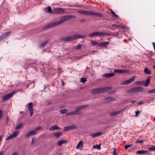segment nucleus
<instances>
[{
    "label": "nucleus",
    "mask_w": 155,
    "mask_h": 155,
    "mask_svg": "<svg viewBox=\"0 0 155 155\" xmlns=\"http://www.w3.org/2000/svg\"><path fill=\"white\" fill-rule=\"evenodd\" d=\"M148 93H155V88L149 90L148 91Z\"/></svg>",
    "instance_id": "nucleus-42"
},
{
    "label": "nucleus",
    "mask_w": 155,
    "mask_h": 155,
    "mask_svg": "<svg viewBox=\"0 0 155 155\" xmlns=\"http://www.w3.org/2000/svg\"><path fill=\"white\" fill-rule=\"evenodd\" d=\"M143 104V102L142 101H140V102H138L137 103V104L138 105H140Z\"/></svg>",
    "instance_id": "nucleus-56"
},
{
    "label": "nucleus",
    "mask_w": 155,
    "mask_h": 155,
    "mask_svg": "<svg viewBox=\"0 0 155 155\" xmlns=\"http://www.w3.org/2000/svg\"><path fill=\"white\" fill-rule=\"evenodd\" d=\"M143 142L144 141L143 140H137L136 141V143H143Z\"/></svg>",
    "instance_id": "nucleus-51"
},
{
    "label": "nucleus",
    "mask_w": 155,
    "mask_h": 155,
    "mask_svg": "<svg viewBox=\"0 0 155 155\" xmlns=\"http://www.w3.org/2000/svg\"><path fill=\"white\" fill-rule=\"evenodd\" d=\"M110 34V35H111L114 36H117L119 35V33L118 32H116L115 33H112L111 34Z\"/></svg>",
    "instance_id": "nucleus-45"
},
{
    "label": "nucleus",
    "mask_w": 155,
    "mask_h": 155,
    "mask_svg": "<svg viewBox=\"0 0 155 155\" xmlns=\"http://www.w3.org/2000/svg\"><path fill=\"white\" fill-rule=\"evenodd\" d=\"M67 141L65 140H61L59 141L57 143V144L59 146H60L63 144L65 143H67Z\"/></svg>",
    "instance_id": "nucleus-23"
},
{
    "label": "nucleus",
    "mask_w": 155,
    "mask_h": 155,
    "mask_svg": "<svg viewBox=\"0 0 155 155\" xmlns=\"http://www.w3.org/2000/svg\"><path fill=\"white\" fill-rule=\"evenodd\" d=\"M30 112H31V113H30V116H31L33 114V110H32V111H30Z\"/></svg>",
    "instance_id": "nucleus-58"
},
{
    "label": "nucleus",
    "mask_w": 155,
    "mask_h": 155,
    "mask_svg": "<svg viewBox=\"0 0 155 155\" xmlns=\"http://www.w3.org/2000/svg\"><path fill=\"white\" fill-rule=\"evenodd\" d=\"M68 20V15L64 16L61 18L60 20L50 23L44 26L43 29H46L49 27H53L55 26L59 25L65 21Z\"/></svg>",
    "instance_id": "nucleus-1"
},
{
    "label": "nucleus",
    "mask_w": 155,
    "mask_h": 155,
    "mask_svg": "<svg viewBox=\"0 0 155 155\" xmlns=\"http://www.w3.org/2000/svg\"><path fill=\"white\" fill-rule=\"evenodd\" d=\"M11 31H9L4 33V34L5 35L6 37L11 33Z\"/></svg>",
    "instance_id": "nucleus-50"
},
{
    "label": "nucleus",
    "mask_w": 155,
    "mask_h": 155,
    "mask_svg": "<svg viewBox=\"0 0 155 155\" xmlns=\"http://www.w3.org/2000/svg\"><path fill=\"white\" fill-rule=\"evenodd\" d=\"M85 19H81L79 20V21L80 22H83L85 21Z\"/></svg>",
    "instance_id": "nucleus-54"
},
{
    "label": "nucleus",
    "mask_w": 155,
    "mask_h": 155,
    "mask_svg": "<svg viewBox=\"0 0 155 155\" xmlns=\"http://www.w3.org/2000/svg\"><path fill=\"white\" fill-rule=\"evenodd\" d=\"M88 106V105H85L78 106L76 110L68 113V115H78L80 114V110L87 107Z\"/></svg>",
    "instance_id": "nucleus-6"
},
{
    "label": "nucleus",
    "mask_w": 155,
    "mask_h": 155,
    "mask_svg": "<svg viewBox=\"0 0 155 155\" xmlns=\"http://www.w3.org/2000/svg\"><path fill=\"white\" fill-rule=\"evenodd\" d=\"M28 109L29 111L33 110V104L32 103H30L28 104Z\"/></svg>",
    "instance_id": "nucleus-27"
},
{
    "label": "nucleus",
    "mask_w": 155,
    "mask_h": 155,
    "mask_svg": "<svg viewBox=\"0 0 155 155\" xmlns=\"http://www.w3.org/2000/svg\"><path fill=\"white\" fill-rule=\"evenodd\" d=\"M115 92L114 91H112L109 92L108 93L109 94H114L115 93Z\"/></svg>",
    "instance_id": "nucleus-55"
},
{
    "label": "nucleus",
    "mask_w": 155,
    "mask_h": 155,
    "mask_svg": "<svg viewBox=\"0 0 155 155\" xmlns=\"http://www.w3.org/2000/svg\"><path fill=\"white\" fill-rule=\"evenodd\" d=\"M15 91H13L12 92L8 94L6 96H4L2 100L3 102H5L12 97L13 96V94L15 93Z\"/></svg>",
    "instance_id": "nucleus-10"
},
{
    "label": "nucleus",
    "mask_w": 155,
    "mask_h": 155,
    "mask_svg": "<svg viewBox=\"0 0 155 155\" xmlns=\"http://www.w3.org/2000/svg\"><path fill=\"white\" fill-rule=\"evenodd\" d=\"M135 116L137 117L140 114V110H137L135 111Z\"/></svg>",
    "instance_id": "nucleus-47"
},
{
    "label": "nucleus",
    "mask_w": 155,
    "mask_h": 155,
    "mask_svg": "<svg viewBox=\"0 0 155 155\" xmlns=\"http://www.w3.org/2000/svg\"><path fill=\"white\" fill-rule=\"evenodd\" d=\"M4 151H2L0 152V155H3L4 154Z\"/></svg>",
    "instance_id": "nucleus-59"
},
{
    "label": "nucleus",
    "mask_w": 155,
    "mask_h": 155,
    "mask_svg": "<svg viewBox=\"0 0 155 155\" xmlns=\"http://www.w3.org/2000/svg\"><path fill=\"white\" fill-rule=\"evenodd\" d=\"M75 18V16H71V15H68V19H71V18Z\"/></svg>",
    "instance_id": "nucleus-52"
},
{
    "label": "nucleus",
    "mask_w": 155,
    "mask_h": 155,
    "mask_svg": "<svg viewBox=\"0 0 155 155\" xmlns=\"http://www.w3.org/2000/svg\"><path fill=\"white\" fill-rule=\"evenodd\" d=\"M144 72L145 73H146L147 74H151V71H150V70H149L148 69V68H144Z\"/></svg>",
    "instance_id": "nucleus-28"
},
{
    "label": "nucleus",
    "mask_w": 155,
    "mask_h": 155,
    "mask_svg": "<svg viewBox=\"0 0 155 155\" xmlns=\"http://www.w3.org/2000/svg\"><path fill=\"white\" fill-rule=\"evenodd\" d=\"M62 84L63 85H64V81H62Z\"/></svg>",
    "instance_id": "nucleus-63"
},
{
    "label": "nucleus",
    "mask_w": 155,
    "mask_h": 155,
    "mask_svg": "<svg viewBox=\"0 0 155 155\" xmlns=\"http://www.w3.org/2000/svg\"><path fill=\"white\" fill-rule=\"evenodd\" d=\"M101 144L100 143L99 144H97L94 146L93 147L94 148H96L98 150H100L101 149Z\"/></svg>",
    "instance_id": "nucleus-34"
},
{
    "label": "nucleus",
    "mask_w": 155,
    "mask_h": 155,
    "mask_svg": "<svg viewBox=\"0 0 155 155\" xmlns=\"http://www.w3.org/2000/svg\"><path fill=\"white\" fill-rule=\"evenodd\" d=\"M114 75V73H106L103 75V77L109 78L113 76Z\"/></svg>",
    "instance_id": "nucleus-18"
},
{
    "label": "nucleus",
    "mask_w": 155,
    "mask_h": 155,
    "mask_svg": "<svg viewBox=\"0 0 155 155\" xmlns=\"http://www.w3.org/2000/svg\"><path fill=\"white\" fill-rule=\"evenodd\" d=\"M102 134V133L101 132H100L95 133H94L90 135V136L92 138H93L96 137L101 135Z\"/></svg>",
    "instance_id": "nucleus-16"
},
{
    "label": "nucleus",
    "mask_w": 155,
    "mask_h": 155,
    "mask_svg": "<svg viewBox=\"0 0 155 155\" xmlns=\"http://www.w3.org/2000/svg\"><path fill=\"white\" fill-rule=\"evenodd\" d=\"M111 89L112 87H110L97 88L92 90L91 93L92 94H100L108 91Z\"/></svg>",
    "instance_id": "nucleus-3"
},
{
    "label": "nucleus",
    "mask_w": 155,
    "mask_h": 155,
    "mask_svg": "<svg viewBox=\"0 0 155 155\" xmlns=\"http://www.w3.org/2000/svg\"><path fill=\"white\" fill-rule=\"evenodd\" d=\"M78 12L80 14L84 15L96 16L98 17H102V15L100 13L91 11L79 10L78 11Z\"/></svg>",
    "instance_id": "nucleus-2"
},
{
    "label": "nucleus",
    "mask_w": 155,
    "mask_h": 155,
    "mask_svg": "<svg viewBox=\"0 0 155 155\" xmlns=\"http://www.w3.org/2000/svg\"><path fill=\"white\" fill-rule=\"evenodd\" d=\"M65 12L64 8H58L54 9L53 11L54 14H60L63 13Z\"/></svg>",
    "instance_id": "nucleus-12"
},
{
    "label": "nucleus",
    "mask_w": 155,
    "mask_h": 155,
    "mask_svg": "<svg viewBox=\"0 0 155 155\" xmlns=\"http://www.w3.org/2000/svg\"><path fill=\"white\" fill-rule=\"evenodd\" d=\"M62 132H58L54 133V135L55 137L58 138L62 135Z\"/></svg>",
    "instance_id": "nucleus-26"
},
{
    "label": "nucleus",
    "mask_w": 155,
    "mask_h": 155,
    "mask_svg": "<svg viewBox=\"0 0 155 155\" xmlns=\"http://www.w3.org/2000/svg\"><path fill=\"white\" fill-rule=\"evenodd\" d=\"M67 111V110L66 109H62L60 110V112L62 114H65Z\"/></svg>",
    "instance_id": "nucleus-36"
},
{
    "label": "nucleus",
    "mask_w": 155,
    "mask_h": 155,
    "mask_svg": "<svg viewBox=\"0 0 155 155\" xmlns=\"http://www.w3.org/2000/svg\"><path fill=\"white\" fill-rule=\"evenodd\" d=\"M110 13H111L114 16H115V17L116 18H117L118 17V16L116 15L115 14V13H114V12H113V11L112 10V9H110Z\"/></svg>",
    "instance_id": "nucleus-39"
},
{
    "label": "nucleus",
    "mask_w": 155,
    "mask_h": 155,
    "mask_svg": "<svg viewBox=\"0 0 155 155\" xmlns=\"http://www.w3.org/2000/svg\"><path fill=\"white\" fill-rule=\"evenodd\" d=\"M63 130L65 131L68 130V126L64 127Z\"/></svg>",
    "instance_id": "nucleus-53"
},
{
    "label": "nucleus",
    "mask_w": 155,
    "mask_h": 155,
    "mask_svg": "<svg viewBox=\"0 0 155 155\" xmlns=\"http://www.w3.org/2000/svg\"><path fill=\"white\" fill-rule=\"evenodd\" d=\"M88 106V105H85L78 106L76 110L68 113V115H78L80 114V110L87 107Z\"/></svg>",
    "instance_id": "nucleus-5"
},
{
    "label": "nucleus",
    "mask_w": 155,
    "mask_h": 155,
    "mask_svg": "<svg viewBox=\"0 0 155 155\" xmlns=\"http://www.w3.org/2000/svg\"><path fill=\"white\" fill-rule=\"evenodd\" d=\"M110 13H111L114 16H115V17L116 18H117L118 17V16L116 15L115 14V13H114V12H113V11L112 10V9H110Z\"/></svg>",
    "instance_id": "nucleus-37"
},
{
    "label": "nucleus",
    "mask_w": 155,
    "mask_h": 155,
    "mask_svg": "<svg viewBox=\"0 0 155 155\" xmlns=\"http://www.w3.org/2000/svg\"><path fill=\"white\" fill-rule=\"evenodd\" d=\"M62 41H68V37H64L62 39Z\"/></svg>",
    "instance_id": "nucleus-49"
},
{
    "label": "nucleus",
    "mask_w": 155,
    "mask_h": 155,
    "mask_svg": "<svg viewBox=\"0 0 155 155\" xmlns=\"http://www.w3.org/2000/svg\"><path fill=\"white\" fill-rule=\"evenodd\" d=\"M110 13H111L114 16H115V17L116 18H117L118 17V16L116 15L115 14V13H114V12H113V11L112 10V9H110Z\"/></svg>",
    "instance_id": "nucleus-38"
},
{
    "label": "nucleus",
    "mask_w": 155,
    "mask_h": 155,
    "mask_svg": "<svg viewBox=\"0 0 155 155\" xmlns=\"http://www.w3.org/2000/svg\"><path fill=\"white\" fill-rule=\"evenodd\" d=\"M137 101L136 100H135V101H131V102L133 103H134L136 102Z\"/></svg>",
    "instance_id": "nucleus-61"
},
{
    "label": "nucleus",
    "mask_w": 155,
    "mask_h": 155,
    "mask_svg": "<svg viewBox=\"0 0 155 155\" xmlns=\"http://www.w3.org/2000/svg\"><path fill=\"white\" fill-rule=\"evenodd\" d=\"M48 43V41H45L44 42L41 44L39 46L41 48H44L46 45Z\"/></svg>",
    "instance_id": "nucleus-30"
},
{
    "label": "nucleus",
    "mask_w": 155,
    "mask_h": 155,
    "mask_svg": "<svg viewBox=\"0 0 155 155\" xmlns=\"http://www.w3.org/2000/svg\"><path fill=\"white\" fill-rule=\"evenodd\" d=\"M143 82L142 81H137L134 82V84L137 85H141L143 84Z\"/></svg>",
    "instance_id": "nucleus-43"
},
{
    "label": "nucleus",
    "mask_w": 155,
    "mask_h": 155,
    "mask_svg": "<svg viewBox=\"0 0 155 155\" xmlns=\"http://www.w3.org/2000/svg\"><path fill=\"white\" fill-rule=\"evenodd\" d=\"M135 76H133L131 78H130L127 80L124 81L122 82L121 83V84L124 85L128 84L134 81L135 78Z\"/></svg>",
    "instance_id": "nucleus-11"
},
{
    "label": "nucleus",
    "mask_w": 155,
    "mask_h": 155,
    "mask_svg": "<svg viewBox=\"0 0 155 155\" xmlns=\"http://www.w3.org/2000/svg\"><path fill=\"white\" fill-rule=\"evenodd\" d=\"M153 47H155V43L154 42H153Z\"/></svg>",
    "instance_id": "nucleus-62"
},
{
    "label": "nucleus",
    "mask_w": 155,
    "mask_h": 155,
    "mask_svg": "<svg viewBox=\"0 0 155 155\" xmlns=\"http://www.w3.org/2000/svg\"><path fill=\"white\" fill-rule=\"evenodd\" d=\"M116 99L113 97H108L105 99V102L107 103H109L110 102L114 101Z\"/></svg>",
    "instance_id": "nucleus-15"
},
{
    "label": "nucleus",
    "mask_w": 155,
    "mask_h": 155,
    "mask_svg": "<svg viewBox=\"0 0 155 155\" xmlns=\"http://www.w3.org/2000/svg\"><path fill=\"white\" fill-rule=\"evenodd\" d=\"M148 152V151L147 150H138L136 152V153L138 154H141L143 153H146Z\"/></svg>",
    "instance_id": "nucleus-25"
},
{
    "label": "nucleus",
    "mask_w": 155,
    "mask_h": 155,
    "mask_svg": "<svg viewBox=\"0 0 155 155\" xmlns=\"http://www.w3.org/2000/svg\"><path fill=\"white\" fill-rule=\"evenodd\" d=\"M83 143L82 141H80L76 146V148H79L80 147H83Z\"/></svg>",
    "instance_id": "nucleus-32"
},
{
    "label": "nucleus",
    "mask_w": 155,
    "mask_h": 155,
    "mask_svg": "<svg viewBox=\"0 0 155 155\" xmlns=\"http://www.w3.org/2000/svg\"><path fill=\"white\" fill-rule=\"evenodd\" d=\"M111 29L112 30H114L115 29L113 28V27H120L124 29L125 28V25H121L112 24L111 25Z\"/></svg>",
    "instance_id": "nucleus-17"
},
{
    "label": "nucleus",
    "mask_w": 155,
    "mask_h": 155,
    "mask_svg": "<svg viewBox=\"0 0 155 155\" xmlns=\"http://www.w3.org/2000/svg\"><path fill=\"white\" fill-rule=\"evenodd\" d=\"M18 153L16 152H15L13 153L12 155H17Z\"/></svg>",
    "instance_id": "nucleus-60"
},
{
    "label": "nucleus",
    "mask_w": 155,
    "mask_h": 155,
    "mask_svg": "<svg viewBox=\"0 0 155 155\" xmlns=\"http://www.w3.org/2000/svg\"><path fill=\"white\" fill-rule=\"evenodd\" d=\"M60 129H61L60 127H58L57 125H55L50 128L49 130H54Z\"/></svg>",
    "instance_id": "nucleus-19"
},
{
    "label": "nucleus",
    "mask_w": 155,
    "mask_h": 155,
    "mask_svg": "<svg viewBox=\"0 0 155 155\" xmlns=\"http://www.w3.org/2000/svg\"><path fill=\"white\" fill-rule=\"evenodd\" d=\"M34 142H35L34 139V138H33L32 139V141L31 142V144H33L34 143Z\"/></svg>",
    "instance_id": "nucleus-57"
},
{
    "label": "nucleus",
    "mask_w": 155,
    "mask_h": 155,
    "mask_svg": "<svg viewBox=\"0 0 155 155\" xmlns=\"http://www.w3.org/2000/svg\"><path fill=\"white\" fill-rule=\"evenodd\" d=\"M77 126L75 125L68 126V130H73L77 128Z\"/></svg>",
    "instance_id": "nucleus-29"
},
{
    "label": "nucleus",
    "mask_w": 155,
    "mask_h": 155,
    "mask_svg": "<svg viewBox=\"0 0 155 155\" xmlns=\"http://www.w3.org/2000/svg\"><path fill=\"white\" fill-rule=\"evenodd\" d=\"M132 146L131 144H128L125 145L124 148L125 149H127L128 148Z\"/></svg>",
    "instance_id": "nucleus-46"
},
{
    "label": "nucleus",
    "mask_w": 155,
    "mask_h": 155,
    "mask_svg": "<svg viewBox=\"0 0 155 155\" xmlns=\"http://www.w3.org/2000/svg\"><path fill=\"white\" fill-rule=\"evenodd\" d=\"M109 43V42H102L98 43L99 46H102L104 47H106V45Z\"/></svg>",
    "instance_id": "nucleus-24"
},
{
    "label": "nucleus",
    "mask_w": 155,
    "mask_h": 155,
    "mask_svg": "<svg viewBox=\"0 0 155 155\" xmlns=\"http://www.w3.org/2000/svg\"><path fill=\"white\" fill-rule=\"evenodd\" d=\"M42 129V127L41 126H39L36 127L35 129L32 130L28 132L26 134V137H28L31 136L37 133V131L40 130Z\"/></svg>",
    "instance_id": "nucleus-7"
},
{
    "label": "nucleus",
    "mask_w": 155,
    "mask_h": 155,
    "mask_svg": "<svg viewBox=\"0 0 155 155\" xmlns=\"http://www.w3.org/2000/svg\"><path fill=\"white\" fill-rule=\"evenodd\" d=\"M45 12L47 13H50L52 12V9L50 6H48L46 7L45 9Z\"/></svg>",
    "instance_id": "nucleus-21"
},
{
    "label": "nucleus",
    "mask_w": 155,
    "mask_h": 155,
    "mask_svg": "<svg viewBox=\"0 0 155 155\" xmlns=\"http://www.w3.org/2000/svg\"><path fill=\"white\" fill-rule=\"evenodd\" d=\"M121 111L120 110H118L116 111H113L109 113V114L111 116H114L117 114H120Z\"/></svg>",
    "instance_id": "nucleus-20"
},
{
    "label": "nucleus",
    "mask_w": 155,
    "mask_h": 155,
    "mask_svg": "<svg viewBox=\"0 0 155 155\" xmlns=\"http://www.w3.org/2000/svg\"><path fill=\"white\" fill-rule=\"evenodd\" d=\"M87 81V78H80V81L83 83L86 82Z\"/></svg>",
    "instance_id": "nucleus-33"
},
{
    "label": "nucleus",
    "mask_w": 155,
    "mask_h": 155,
    "mask_svg": "<svg viewBox=\"0 0 155 155\" xmlns=\"http://www.w3.org/2000/svg\"><path fill=\"white\" fill-rule=\"evenodd\" d=\"M19 134L18 131H15L13 134L8 136L6 139V140H8L15 138Z\"/></svg>",
    "instance_id": "nucleus-14"
},
{
    "label": "nucleus",
    "mask_w": 155,
    "mask_h": 155,
    "mask_svg": "<svg viewBox=\"0 0 155 155\" xmlns=\"http://www.w3.org/2000/svg\"><path fill=\"white\" fill-rule=\"evenodd\" d=\"M82 45H81L80 44L76 46L75 47V48L76 49H80L82 47Z\"/></svg>",
    "instance_id": "nucleus-44"
},
{
    "label": "nucleus",
    "mask_w": 155,
    "mask_h": 155,
    "mask_svg": "<svg viewBox=\"0 0 155 155\" xmlns=\"http://www.w3.org/2000/svg\"><path fill=\"white\" fill-rule=\"evenodd\" d=\"M6 37L5 36L4 34L2 35L0 37V41H2V40L5 38Z\"/></svg>",
    "instance_id": "nucleus-40"
},
{
    "label": "nucleus",
    "mask_w": 155,
    "mask_h": 155,
    "mask_svg": "<svg viewBox=\"0 0 155 155\" xmlns=\"http://www.w3.org/2000/svg\"><path fill=\"white\" fill-rule=\"evenodd\" d=\"M150 77L148 76L147 77L146 82L144 84L145 86L147 87L149 84L150 81Z\"/></svg>",
    "instance_id": "nucleus-22"
},
{
    "label": "nucleus",
    "mask_w": 155,
    "mask_h": 155,
    "mask_svg": "<svg viewBox=\"0 0 155 155\" xmlns=\"http://www.w3.org/2000/svg\"><path fill=\"white\" fill-rule=\"evenodd\" d=\"M114 71L115 73L120 74L127 73L129 72V70L127 69H114Z\"/></svg>",
    "instance_id": "nucleus-13"
},
{
    "label": "nucleus",
    "mask_w": 155,
    "mask_h": 155,
    "mask_svg": "<svg viewBox=\"0 0 155 155\" xmlns=\"http://www.w3.org/2000/svg\"><path fill=\"white\" fill-rule=\"evenodd\" d=\"M143 88L141 87H136L128 90L127 92L128 93H134L142 91Z\"/></svg>",
    "instance_id": "nucleus-8"
},
{
    "label": "nucleus",
    "mask_w": 155,
    "mask_h": 155,
    "mask_svg": "<svg viewBox=\"0 0 155 155\" xmlns=\"http://www.w3.org/2000/svg\"><path fill=\"white\" fill-rule=\"evenodd\" d=\"M153 68H155V65H153Z\"/></svg>",
    "instance_id": "nucleus-64"
},
{
    "label": "nucleus",
    "mask_w": 155,
    "mask_h": 155,
    "mask_svg": "<svg viewBox=\"0 0 155 155\" xmlns=\"http://www.w3.org/2000/svg\"><path fill=\"white\" fill-rule=\"evenodd\" d=\"M23 126V124L22 123H21L19 124L15 128V130H18V129L21 127H22Z\"/></svg>",
    "instance_id": "nucleus-31"
},
{
    "label": "nucleus",
    "mask_w": 155,
    "mask_h": 155,
    "mask_svg": "<svg viewBox=\"0 0 155 155\" xmlns=\"http://www.w3.org/2000/svg\"><path fill=\"white\" fill-rule=\"evenodd\" d=\"M110 35V34L108 33L96 31L89 33L87 36L91 38L95 36H104L107 35Z\"/></svg>",
    "instance_id": "nucleus-4"
},
{
    "label": "nucleus",
    "mask_w": 155,
    "mask_h": 155,
    "mask_svg": "<svg viewBox=\"0 0 155 155\" xmlns=\"http://www.w3.org/2000/svg\"><path fill=\"white\" fill-rule=\"evenodd\" d=\"M148 150L150 151H155V146H152L148 148Z\"/></svg>",
    "instance_id": "nucleus-35"
},
{
    "label": "nucleus",
    "mask_w": 155,
    "mask_h": 155,
    "mask_svg": "<svg viewBox=\"0 0 155 155\" xmlns=\"http://www.w3.org/2000/svg\"><path fill=\"white\" fill-rule=\"evenodd\" d=\"M90 42L92 43L93 46H94L96 45H98V43L97 42L94 41L93 40H90Z\"/></svg>",
    "instance_id": "nucleus-41"
},
{
    "label": "nucleus",
    "mask_w": 155,
    "mask_h": 155,
    "mask_svg": "<svg viewBox=\"0 0 155 155\" xmlns=\"http://www.w3.org/2000/svg\"><path fill=\"white\" fill-rule=\"evenodd\" d=\"M117 154L116 149V148H114L113 152V155H117Z\"/></svg>",
    "instance_id": "nucleus-48"
},
{
    "label": "nucleus",
    "mask_w": 155,
    "mask_h": 155,
    "mask_svg": "<svg viewBox=\"0 0 155 155\" xmlns=\"http://www.w3.org/2000/svg\"><path fill=\"white\" fill-rule=\"evenodd\" d=\"M86 36L85 35H82L78 34L74 35L71 36H68V41L71 40H73L77 38H84Z\"/></svg>",
    "instance_id": "nucleus-9"
}]
</instances>
